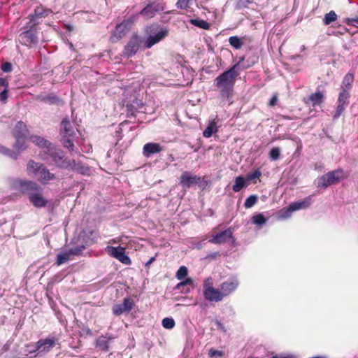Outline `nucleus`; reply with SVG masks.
I'll return each instance as SVG.
<instances>
[{
	"mask_svg": "<svg viewBox=\"0 0 358 358\" xmlns=\"http://www.w3.org/2000/svg\"><path fill=\"white\" fill-rule=\"evenodd\" d=\"M244 57L233 65L229 69L224 71L214 80V86L218 92L219 105L224 106L233 103L234 85L239 73L237 68Z\"/></svg>",
	"mask_w": 358,
	"mask_h": 358,
	"instance_id": "nucleus-1",
	"label": "nucleus"
},
{
	"mask_svg": "<svg viewBox=\"0 0 358 358\" xmlns=\"http://www.w3.org/2000/svg\"><path fill=\"white\" fill-rule=\"evenodd\" d=\"M11 188L22 196H27L29 201L36 208L46 207L49 201L43 196V188L32 180L14 178Z\"/></svg>",
	"mask_w": 358,
	"mask_h": 358,
	"instance_id": "nucleus-2",
	"label": "nucleus"
},
{
	"mask_svg": "<svg viewBox=\"0 0 358 358\" xmlns=\"http://www.w3.org/2000/svg\"><path fill=\"white\" fill-rule=\"evenodd\" d=\"M26 171L29 176L36 178L42 185H48L50 181L57 178L55 174L51 173L44 164L37 162L34 159L28 161Z\"/></svg>",
	"mask_w": 358,
	"mask_h": 358,
	"instance_id": "nucleus-3",
	"label": "nucleus"
},
{
	"mask_svg": "<svg viewBox=\"0 0 358 358\" xmlns=\"http://www.w3.org/2000/svg\"><path fill=\"white\" fill-rule=\"evenodd\" d=\"M144 31L147 36L144 43L146 48H152L169 34L168 29L166 27H162L158 23H152L147 25L145 27Z\"/></svg>",
	"mask_w": 358,
	"mask_h": 358,
	"instance_id": "nucleus-4",
	"label": "nucleus"
},
{
	"mask_svg": "<svg viewBox=\"0 0 358 358\" xmlns=\"http://www.w3.org/2000/svg\"><path fill=\"white\" fill-rule=\"evenodd\" d=\"M76 131H78L74 128L73 124L68 117H65L62 120L60 127L61 141L63 146L69 151H73L74 149L73 141Z\"/></svg>",
	"mask_w": 358,
	"mask_h": 358,
	"instance_id": "nucleus-5",
	"label": "nucleus"
},
{
	"mask_svg": "<svg viewBox=\"0 0 358 358\" xmlns=\"http://www.w3.org/2000/svg\"><path fill=\"white\" fill-rule=\"evenodd\" d=\"M46 155H48L53 161L55 165L59 169H65L69 166V159L65 157L63 150L56 148L52 144L48 149L41 154V157L43 160H46Z\"/></svg>",
	"mask_w": 358,
	"mask_h": 358,
	"instance_id": "nucleus-6",
	"label": "nucleus"
},
{
	"mask_svg": "<svg viewBox=\"0 0 358 358\" xmlns=\"http://www.w3.org/2000/svg\"><path fill=\"white\" fill-rule=\"evenodd\" d=\"M344 179V171L341 169L334 170L322 175L318 178L317 186L326 188L334 184L338 183Z\"/></svg>",
	"mask_w": 358,
	"mask_h": 358,
	"instance_id": "nucleus-7",
	"label": "nucleus"
},
{
	"mask_svg": "<svg viewBox=\"0 0 358 358\" xmlns=\"http://www.w3.org/2000/svg\"><path fill=\"white\" fill-rule=\"evenodd\" d=\"M136 16L137 15H133L128 19L123 20L121 23L116 25L115 29L111 36L113 41H117L127 34L134 24Z\"/></svg>",
	"mask_w": 358,
	"mask_h": 358,
	"instance_id": "nucleus-8",
	"label": "nucleus"
},
{
	"mask_svg": "<svg viewBox=\"0 0 358 358\" xmlns=\"http://www.w3.org/2000/svg\"><path fill=\"white\" fill-rule=\"evenodd\" d=\"M38 22L31 23L29 29L19 35L20 42L25 45H31L38 43Z\"/></svg>",
	"mask_w": 358,
	"mask_h": 358,
	"instance_id": "nucleus-9",
	"label": "nucleus"
},
{
	"mask_svg": "<svg viewBox=\"0 0 358 358\" xmlns=\"http://www.w3.org/2000/svg\"><path fill=\"white\" fill-rule=\"evenodd\" d=\"M166 4L164 2L150 1H149L146 6L139 12L138 15L151 19L154 17L157 13L164 11Z\"/></svg>",
	"mask_w": 358,
	"mask_h": 358,
	"instance_id": "nucleus-10",
	"label": "nucleus"
},
{
	"mask_svg": "<svg viewBox=\"0 0 358 358\" xmlns=\"http://www.w3.org/2000/svg\"><path fill=\"white\" fill-rule=\"evenodd\" d=\"M312 203V196H308L301 201L293 202L289 205L286 208H283L280 210L281 217L286 218L290 216L291 213L295 210L300 209H306Z\"/></svg>",
	"mask_w": 358,
	"mask_h": 358,
	"instance_id": "nucleus-11",
	"label": "nucleus"
},
{
	"mask_svg": "<svg viewBox=\"0 0 358 358\" xmlns=\"http://www.w3.org/2000/svg\"><path fill=\"white\" fill-rule=\"evenodd\" d=\"M58 343V338L55 337H48L46 338L38 340L34 345V349L29 350V353H38L50 352L56 344Z\"/></svg>",
	"mask_w": 358,
	"mask_h": 358,
	"instance_id": "nucleus-12",
	"label": "nucleus"
},
{
	"mask_svg": "<svg viewBox=\"0 0 358 358\" xmlns=\"http://www.w3.org/2000/svg\"><path fill=\"white\" fill-rule=\"evenodd\" d=\"M108 254L117 259L121 263L125 265H130L131 264V260L129 257L125 253V248L121 246L113 247V246H108L106 249Z\"/></svg>",
	"mask_w": 358,
	"mask_h": 358,
	"instance_id": "nucleus-13",
	"label": "nucleus"
},
{
	"mask_svg": "<svg viewBox=\"0 0 358 358\" xmlns=\"http://www.w3.org/2000/svg\"><path fill=\"white\" fill-rule=\"evenodd\" d=\"M350 91L341 90L337 101V107L336 113L334 115V118H338L344 111L345 108L349 104V99L350 97Z\"/></svg>",
	"mask_w": 358,
	"mask_h": 358,
	"instance_id": "nucleus-14",
	"label": "nucleus"
},
{
	"mask_svg": "<svg viewBox=\"0 0 358 358\" xmlns=\"http://www.w3.org/2000/svg\"><path fill=\"white\" fill-rule=\"evenodd\" d=\"M134 305L135 303L133 299L130 298H124L122 303L115 304L112 307V311L115 315L119 316L124 313L130 312L133 309Z\"/></svg>",
	"mask_w": 358,
	"mask_h": 358,
	"instance_id": "nucleus-15",
	"label": "nucleus"
},
{
	"mask_svg": "<svg viewBox=\"0 0 358 358\" xmlns=\"http://www.w3.org/2000/svg\"><path fill=\"white\" fill-rule=\"evenodd\" d=\"M201 181V177L189 171H184L180 177V185L187 188H189L192 185L200 183Z\"/></svg>",
	"mask_w": 358,
	"mask_h": 358,
	"instance_id": "nucleus-16",
	"label": "nucleus"
},
{
	"mask_svg": "<svg viewBox=\"0 0 358 358\" xmlns=\"http://www.w3.org/2000/svg\"><path fill=\"white\" fill-rule=\"evenodd\" d=\"M140 44V37L137 34H134L124 47V54L127 57L134 55L138 50Z\"/></svg>",
	"mask_w": 358,
	"mask_h": 358,
	"instance_id": "nucleus-17",
	"label": "nucleus"
},
{
	"mask_svg": "<svg viewBox=\"0 0 358 358\" xmlns=\"http://www.w3.org/2000/svg\"><path fill=\"white\" fill-rule=\"evenodd\" d=\"M231 238H234L233 231L231 228H228L227 229L213 235L208 241L213 244H222L226 243Z\"/></svg>",
	"mask_w": 358,
	"mask_h": 358,
	"instance_id": "nucleus-18",
	"label": "nucleus"
},
{
	"mask_svg": "<svg viewBox=\"0 0 358 358\" xmlns=\"http://www.w3.org/2000/svg\"><path fill=\"white\" fill-rule=\"evenodd\" d=\"M238 280L234 279L222 282L220 285V291L223 298L229 296L235 291L238 287Z\"/></svg>",
	"mask_w": 358,
	"mask_h": 358,
	"instance_id": "nucleus-19",
	"label": "nucleus"
},
{
	"mask_svg": "<svg viewBox=\"0 0 358 358\" xmlns=\"http://www.w3.org/2000/svg\"><path fill=\"white\" fill-rule=\"evenodd\" d=\"M162 150V147L159 143H148L143 145V155L144 157L148 158L154 154L159 153Z\"/></svg>",
	"mask_w": 358,
	"mask_h": 358,
	"instance_id": "nucleus-20",
	"label": "nucleus"
},
{
	"mask_svg": "<svg viewBox=\"0 0 358 358\" xmlns=\"http://www.w3.org/2000/svg\"><path fill=\"white\" fill-rule=\"evenodd\" d=\"M324 99V94L322 92H315L310 94L307 99H304L303 101L306 104L311 103L315 107L320 106Z\"/></svg>",
	"mask_w": 358,
	"mask_h": 358,
	"instance_id": "nucleus-21",
	"label": "nucleus"
},
{
	"mask_svg": "<svg viewBox=\"0 0 358 358\" xmlns=\"http://www.w3.org/2000/svg\"><path fill=\"white\" fill-rule=\"evenodd\" d=\"M203 296L208 301L218 302L223 299L221 291L214 287L207 291H203Z\"/></svg>",
	"mask_w": 358,
	"mask_h": 358,
	"instance_id": "nucleus-22",
	"label": "nucleus"
},
{
	"mask_svg": "<svg viewBox=\"0 0 358 358\" xmlns=\"http://www.w3.org/2000/svg\"><path fill=\"white\" fill-rule=\"evenodd\" d=\"M66 169L78 172L82 175H88L90 168L83 165L80 162H76L75 160H69V166Z\"/></svg>",
	"mask_w": 358,
	"mask_h": 358,
	"instance_id": "nucleus-23",
	"label": "nucleus"
},
{
	"mask_svg": "<svg viewBox=\"0 0 358 358\" xmlns=\"http://www.w3.org/2000/svg\"><path fill=\"white\" fill-rule=\"evenodd\" d=\"M27 125L22 121H19L15 124L13 134L15 139L18 140L24 138L26 136Z\"/></svg>",
	"mask_w": 358,
	"mask_h": 358,
	"instance_id": "nucleus-24",
	"label": "nucleus"
},
{
	"mask_svg": "<svg viewBox=\"0 0 358 358\" xmlns=\"http://www.w3.org/2000/svg\"><path fill=\"white\" fill-rule=\"evenodd\" d=\"M51 13V10L45 9L42 6H38L35 8L34 13L29 15V17H30V23L36 22V18L46 17Z\"/></svg>",
	"mask_w": 358,
	"mask_h": 358,
	"instance_id": "nucleus-25",
	"label": "nucleus"
},
{
	"mask_svg": "<svg viewBox=\"0 0 358 358\" xmlns=\"http://www.w3.org/2000/svg\"><path fill=\"white\" fill-rule=\"evenodd\" d=\"M354 82V74L351 73H347L343 79L341 90L350 91Z\"/></svg>",
	"mask_w": 358,
	"mask_h": 358,
	"instance_id": "nucleus-26",
	"label": "nucleus"
},
{
	"mask_svg": "<svg viewBox=\"0 0 358 358\" xmlns=\"http://www.w3.org/2000/svg\"><path fill=\"white\" fill-rule=\"evenodd\" d=\"M31 140L35 145L39 146L40 148H46V150L48 148L52 145V143L45 140V138L39 136H31Z\"/></svg>",
	"mask_w": 358,
	"mask_h": 358,
	"instance_id": "nucleus-27",
	"label": "nucleus"
},
{
	"mask_svg": "<svg viewBox=\"0 0 358 358\" xmlns=\"http://www.w3.org/2000/svg\"><path fill=\"white\" fill-rule=\"evenodd\" d=\"M218 131L217 122L214 120L209 122L206 129L203 131V135L206 138H210L213 134Z\"/></svg>",
	"mask_w": 358,
	"mask_h": 358,
	"instance_id": "nucleus-28",
	"label": "nucleus"
},
{
	"mask_svg": "<svg viewBox=\"0 0 358 358\" xmlns=\"http://www.w3.org/2000/svg\"><path fill=\"white\" fill-rule=\"evenodd\" d=\"M96 347L102 351L107 352L109 350L108 340L103 336H101L96 340Z\"/></svg>",
	"mask_w": 358,
	"mask_h": 358,
	"instance_id": "nucleus-29",
	"label": "nucleus"
},
{
	"mask_svg": "<svg viewBox=\"0 0 358 358\" xmlns=\"http://www.w3.org/2000/svg\"><path fill=\"white\" fill-rule=\"evenodd\" d=\"M40 100L49 104L56 105H59L62 102V100L57 96L53 94H50L46 96H42L40 98Z\"/></svg>",
	"mask_w": 358,
	"mask_h": 358,
	"instance_id": "nucleus-30",
	"label": "nucleus"
},
{
	"mask_svg": "<svg viewBox=\"0 0 358 358\" xmlns=\"http://www.w3.org/2000/svg\"><path fill=\"white\" fill-rule=\"evenodd\" d=\"M245 186L246 183L245 178L242 176H238L235 178L232 189L235 192H238Z\"/></svg>",
	"mask_w": 358,
	"mask_h": 358,
	"instance_id": "nucleus-31",
	"label": "nucleus"
},
{
	"mask_svg": "<svg viewBox=\"0 0 358 358\" xmlns=\"http://www.w3.org/2000/svg\"><path fill=\"white\" fill-rule=\"evenodd\" d=\"M229 43L230 45L236 50H240L243 45V42L241 38L236 36L229 37Z\"/></svg>",
	"mask_w": 358,
	"mask_h": 358,
	"instance_id": "nucleus-32",
	"label": "nucleus"
},
{
	"mask_svg": "<svg viewBox=\"0 0 358 358\" xmlns=\"http://www.w3.org/2000/svg\"><path fill=\"white\" fill-rule=\"evenodd\" d=\"M189 22L192 24L206 30L210 28L209 23L203 20L192 19Z\"/></svg>",
	"mask_w": 358,
	"mask_h": 358,
	"instance_id": "nucleus-33",
	"label": "nucleus"
},
{
	"mask_svg": "<svg viewBox=\"0 0 358 358\" xmlns=\"http://www.w3.org/2000/svg\"><path fill=\"white\" fill-rule=\"evenodd\" d=\"M0 153L10 157L11 159L16 160L18 157L17 153L14 152L13 150L7 148L1 145H0Z\"/></svg>",
	"mask_w": 358,
	"mask_h": 358,
	"instance_id": "nucleus-34",
	"label": "nucleus"
},
{
	"mask_svg": "<svg viewBox=\"0 0 358 358\" xmlns=\"http://www.w3.org/2000/svg\"><path fill=\"white\" fill-rule=\"evenodd\" d=\"M337 20V15L334 10H331L329 13H327L324 15L323 19L324 24L325 25H329L331 22H335Z\"/></svg>",
	"mask_w": 358,
	"mask_h": 358,
	"instance_id": "nucleus-35",
	"label": "nucleus"
},
{
	"mask_svg": "<svg viewBox=\"0 0 358 358\" xmlns=\"http://www.w3.org/2000/svg\"><path fill=\"white\" fill-rule=\"evenodd\" d=\"M257 201L258 196L257 195H250L246 199L244 206L245 208H250L257 203Z\"/></svg>",
	"mask_w": 358,
	"mask_h": 358,
	"instance_id": "nucleus-36",
	"label": "nucleus"
},
{
	"mask_svg": "<svg viewBox=\"0 0 358 358\" xmlns=\"http://www.w3.org/2000/svg\"><path fill=\"white\" fill-rule=\"evenodd\" d=\"M71 259V255L68 252H62L57 256V264L61 265Z\"/></svg>",
	"mask_w": 358,
	"mask_h": 358,
	"instance_id": "nucleus-37",
	"label": "nucleus"
},
{
	"mask_svg": "<svg viewBox=\"0 0 358 358\" xmlns=\"http://www.w3.org/2000/svg\"><path fill=\"white\" fill-rule=\"evenodd\" d=\"M252 222L257 225H262L266 223V218L263 214L259 213L252 217Z\"/></svg>",
	"mask_w": 358,
	"mask_h": 358,
	"instance_id": "nucleus-38",
	"label": "nucleus"
},
{
	"mask_svg": "<svg viewBox=\"0 0 358 358\" xmlns=\"http://www.w3.org/2000/svg\"><path fill=\"white\" fill-rule=\"evenodd\" d=\"M188 273V271L186 266H180L176 272V277L178 280H182L185 278Z\"/></svg>",
	"mask_w": 358,
	"mask_h": 358,
	"instance_id": "nucleus-39",
	"label": "nucleus"
},
{
	"mask_svg": "<svg viewBox=\"0 0 358 358\" xmlns=\"http://www.w3.org/2000/svg\"><path fill=\"white\" fill-rule=\"evenodd\" d=\"M162 326L167 329H171L175 326V321L171 317H165L162 320Z\"/></svg>",
	"mask_w": 358,
	"mask_h": 358,
	"instance_id": "nucleus-40",
	"label": "nucleus"
},
{
	"mask_svg": "<svg viewBox=\"0 0 358 358\" xmlns=\"http://www.w3.org/2000/svg\"><path fill=\"white\" fill-rule=\"evenodd\" d=\"M261 176H262V172L258 169H256L255 171H254L253 172L247 174L246 180L248 181H252L255 179H259L261 177Z\"/></svg>",
	"mask_w": 358,
	"mask_h": 358,
	"instance_id": "nucleus-41",
	"label": "nucleus"
},
{
	"mask_svg": "<svg viewBox=\"0 0 358 358\" xmlns=\"http://www.w3.org/2000/svg\"><path fill=\"white\" fill-rule=\"evenodd\" d=\"M85 247L83 245H81V246H76V247H73V248H71L69 250V254L71 255H73V256H78L80 255L83 250H84Z\"/></svg>",
	"mask_w": 358,
	"mask_h": 358,
	"instance_id": "nucleus-42",
	"label": "nucleus"
},
{
	"mask_svg": "<svg viewBox=\"0 0 358 358\" xmlns=\"http://www.w3.org/2000/svg\"><path fill=\"white\" fill-rule=\"evenodd\" d=\"M280 150L278 148H273L269 152V157L271 160H277L279 159Z\"/></svg>",
	"mask_w": 358,
	"mask_h": 358,
	"instance_id": "nucleus-43",
	"label": "nucleus"
},
{
	"mask_svg": "<svg viewBox=\"0 0 358 358\" xmlns=\"http://www.w3.org/2000/svg\"><path fill=\"white\" fill-rule=\"evenodd\" d=\"M253 1L254 0H239L236 5V8L238 10H241L243 8H246L249 4L252 3Z\"/></svg>",
	"mask_w": 358,
	"mask_h": 358,
	"instance_id": "nucleus-44",
	"label": "nucleus"
},
{
	"mask_svg": "<svg viewBox=\"0 0 358 358\" xmlns=\"http://www.w3.org/2000/svg\"><path fill=\"white\" fill-rule=\"evenodd\" d=\"M203 291H207L209 289L213 288V282L212 278L209 277L204 280L203 281Z\"/></svg>",
	"mask_w": 358,
	"mask_h": 358,
	"instance_id": "nucleus-45",
	"label": "nucleus"
},
{
	"mask_svg": "<svg viewBox=\"0 0 358 358\" xmlns=\"http://www.w3.org/2000/svg\"><path fill=\"white\" fill-rule=\"evenodd\" d=\"M224 355V352L223 351L217 350L214 348H210L208 351V357L210 358L214 357L215 356L221 357H223Z\"/></svg>",
	"mask_w": 358,
	"mask_h": 358,
	"instance_id": "nucleus-46",
	"label": "nucleus"
},
{
	"mask_svg": "<svg viewBox=\"0 0 358 358\" xmlns=\"http://www.w3.org/2000/svg\"><path fill=\"white\" fill-rule=\"evenodd\" d=\"M190 0H178L176 6L178 8L187 9L189 8V3Z\"/></svg>",
	"mask_w": 358,
	"mask_h": 358,
	"instance_id": "nucleus-47",
	"label": "nucleus"
},
{
	"mask_svg": "<svg viewBox=\"0 0 358 358\" xmlns=\"http://www.w3.org/2000/svg\"><path fill=\"white\" fill-rule=\"evenodd\" d=\"M194 284V280L193 279L190 278H186L185 280L179 282L177 285H176V289H180L181 287H184L186 285H193Z\"/></svg>",
	"mask_w": 358,
	"mask_h": 358,
	"instance_id": "nucleus-48",
	"label": "nucleus"
},
{
	"mask_svg": "<svg viewBox=\"0 0 358 358\" xmlns=\"http://www.w3.org/2000/svg\"><path fill=\"white\" fill-rule=\"evenodd\" d=\"M8 87L4 88V90L0 92V101L5 103L8 99Z\"/></svg>",
	"mask_w": 358,
	"mask_h": 358,
	"instance_id": "nucleus-49",
	"label": "nucleus"
},
{
	"mask_svg": "<svg viewBox=\"0 0 358 358\" xmlns=\"http://www.w3.org/2000/svg\"><path fill=\"white\" fill-rule=\"evenodd\" d=\"M24 138L20 139L18 142V140L16 139V143L14 145V148L17 150H24L25 149L24 146Z\"/></svg>",
	"mask_w": 358,
	"mask_h": 358,
	"instance_id": "nucleus-50",
	"label": "nucleus"
},
{
	"mask_svg": "<svg viewBox=\"0 0 358 358\" xmlns=\"http://www.w3.org/2000/svg\"><path fill=\"white\" fill-rule=\"evenodd\" d=\"M1 70L5 73H8L12 71V65L10 62H4L1 64Z\"/></svg>",
	"mask_w": 358,
	"mask_h": 358,
	"instance_id": "nucleus-51",
	"label": "nucleus"
},
{
	"mask_svg": "<svg viewBox=\"0 0 358 358\" xmlns=\"http://www.w3.org/2000/svg\"><path fill=\"white\" fill-rule=\"evenodd\" d=\"M277 101H278V94H274L272 97L271 98V99L269 100V102H268V106H271V107H273L276 105L277 103Z\"/></svg>",
	"mask_w": 358,
	"mask_h": 358,
	"instance_id": "nucleus-52",
	"label": "nucleus"
},
{
	"mask_svg": "<svg viewBox=\"0 0 358 358\" xmlns=\"http://www.w3.org/2000/svg\"><path fill=\"white\" fill-rule=\"evenodd\" d=\"M157 253L155 254V257H150V259L145 264V268H149L150 265L155 261Z\"/></svg>",
	"mask_w": 358,
	"mask_h": 358,
	"instance_id": "nucleus-53",
	"label": "nucleus"
},
{
	"mask_svg": "<svg viewBox=\"0 0 358 358\" xmlns=\"http://www.w3.org/2000/svg\"><path fill=\"white\" fill-rule=\"evenodd\" d=\"M89 234L92 236V242H94L95 240L99 237V232L97 230L90 231H89Z\"/></svg>",
	"mask_w": 358,
	"mask_h": 358,
	"instance_id": "nucleus-54",
	"label": "nucleus"
},
{
	"mask_svg": "<svg viewBox=\"0 0 358 358\" xmlns=\"http://www.w3.org/2000/svg\"><path fill=\"white\" fill-rule=\"evenodd\" d=\"M0 86H3L5 88L8 87V82L5 78L0 77Z\"/></svg>",
	"mask_w": 358,
	"mask_h": 358,
	"instance_id": "nucleus-55",
	"label": "nucleus"
},
{
	"mask_svg": "<svg viewBox=\"0 0 358 358\" xmlns=\"http://www.w3.org/2000/svg\"><path fill=\"white\" fill-rule=\"evenodd\" d=\"M220 256V253L218 252H215L208 254L206 257L210 258V259H215Z\"/></svg>",
	"mask_w": 358,
	"mask_h": 358,
	"instance_id": "nucleus-56",
	"label": "nucleus"
},
{
	"mask_svg": "<svg viewBox=\"0 0 358 358\" xmlns=\"http://www.w3.org/2000/svg\"><path fill=\"white\" fill-rule=\"evenodd\" d=\"M25 348L27 349V352H29V350H33L34 349V347L33 348V345L31 343H28L25 345Z\"/></svg>",
	"mask_w": 358,
	"mask_h": 358,
	"instance_id": "nucleus-57",
	"label": "nucleus"
},
{
	"mask_svg": "<svg viewBox=\"0 0 358 358\" xmlns=\"http://www.w3.org/2000/svg\"><path fill=\"white\" fill-rule=\"evenodd\" d=\"M348 20L351 22H355L358 23V18H352V19H350Z\"/></svg>",
	"mask_w": 358,
	"mask_h": 358,
	"instance_id": "nucleus-58",
	"label": "nucleus"
},
{
	"mask_svg": "<svg viewBox=\"0 0 358 358\" xmlns=\"http://www.w3.org/2000/svg\"><path fill=\"white\" fill-rule=\"evenodd\" d=\"M271 358H292V357H278V356H273Z\"/></svg>",
	"mask_w": 358,
	"mask_h": 358,
	"instance_id": "nucleus-59",
	"label": "nucleus"
},
{
	"mask_svg": "<svg viewBox=\"0 0 358 358\" xmlns=\"http://www.w3.org/2000/svg\"><path fill=\"white\" fill-rule=\"evenodd\" d=\"M189 292V289H187L185 290V292Z\"/></svg>",
	"mask_w": 358,
	"mask_h": 358,
	"instance_id": "nucleus-60",
	"label": "nucleus"
}]
</instances>
